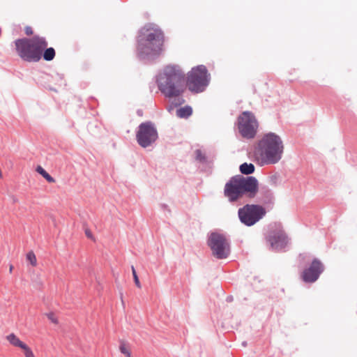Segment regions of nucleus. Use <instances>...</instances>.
<instances>
[{
	"instance_id": "c756f323",
	"label": "nucleus",
	"mask_w": 357,
	"mask_h": 357,
	"mask_svg": "<svg viewBox=\"0 0 357 357\" xmlns=\"http://www.w3.org/2000/svg\"><path fill=\"white\" fill-rule=\"evenodd\" d=\"M242 344L245 347L247 345V342H243Z\"/></svg>"
},
{
	"instance_id": "a878e982",
	"label": "nucleus",
	"mask_w": 357,
	"mask_h": 357,
	"mask_svg": "<svg viewBox=\"0 0 357 357\" xmlns=\"http://www.w3.org/2000/svg\"><path fill=\"white\" fill-rule=\"evenodd\" d=\"M160 207L162 210L167 211L170 214L171 211H170L169 206L166 204H160Z\"/></svg>"
},
{
	"instance_id": "423d86ee",
	"label": "nucleus",
	"mask_w": 357,
	"mask_h": 357,
	"mask_svg": "<svg viewBox=\"0 0 357 357\" xmlns=\"http://www.w3.org/2000/svg\"><path fill=\"white\" fill-rule=\"evenodd\" d=\"M211 75L204 65L193 67L188 73L187 86L195 93L204 91L209 84Z\"/></svg>"
},
{
	"instance_id": "393cba45",
	"label": "nucleus",
	"mask_w": 357,
	"mask_h": 357,
	"mask_svg": "<svg viewBox=\"0 0 357 357\" xmlns=\"http://www.w3.org/2000/svg\"><path fill=\"white\" fill-rule=\"evenodd\" d=\"M24 31H25V33L27 35V36H31L33 34V29L31 26H26L24 29Z\"/></svg>"
},
{
	"instance_id": "f03ea898",
	"label": "nucleus",
	"mask_w": 357,
	"mask_h": 357,
	"mask_svg": "<svg viewBox=\"0 0 357 357\" xmlns=\"http://www.w3.org/2000/svg\"><path fill=\"white\" fill-rule=\"evenodd\" d=\"M165 40L163 31L158 26L146 24L142 27L137 36V56L139 60L152 62L162 52Z\"/></svg>"
},
{
	"instance_id": "9b49d317",
	"label": "nucleus",
	"mask_w": 357,
	"mask_h": 357,
	"mask_svg": "<svg viewBox=\"0 0 357 357\" xmlns=\"http://www.w3.org/2000/svg\"><path fill=\"white\" fill-rule=\"evenodd\" d=\"M158 139V132L151 121L141 123L136 131V141L144 149L153 146Z\"/></svg>"
},
{
	"instance_id": "6ab92c4d",
	"label": "nucleus",
	"mask_w": 357,
	"mask_h": 357,
	"mask_svg": "<svg viewBox=\"0 0 357 357\" xmlns=\"http://www.w3.org/2000/svg\"><path fill=\"white\" fill-rule=\"evenodd\" d=\"M195 159L201 163H204L206 162V157L204 153L200 149H197L195 151Z\"/></svg>"
},
{
	"instance_id": "7c9ffc66",
	"label": "nucleus",
	"mask_w": 357,
	"mask_h": 357,
	"mask_svg": "<svg viewBox=\"0 0 357 357\" xmlns=\"http://www.w3.org/2000/svg\"><path fill=\"white\" fill-rule=\"evenodd\" d=\"M12 269H13V266H10V271H12Z\"/></svg>"
},
{
	"instance_id": "f8f14e48",
	"label": "nucleus",
	"mask_w": 357,
	"mask_h": 357,
	"mask_svg": "<svg viewBox=\"0 0 357 357\" xmlns=\"http://www.w3.org/2000/svg\"><path fill=\"white\" fill-rule=\"evenodd\" d=\"M267 241L271 248L275 251L283 250L287 245L288 238L284 230L271 229L268 231Z\"/></svg>"
},
{
	"instance_id": "a211bd4d",
	"label": "nucleus",
	"mask_w": 357,
	"mask_h": 357,
	"mask_svg": "<svg viewBox=\"0 0 357 357\" xmlns=\"http://www.w3.org/2000/svg\"><path fill=\"white\" fill-rule=\"evenodd\" d=\"M36 172L40 174L43 178H45L49 183H54L55 179L48 174L44 168L41 166H38L36 167Z\"/></svg>"
},
{
	"instance_id": "4468645a",
	"label": "nucleus",
	"mask_w": 357,
	"mask_h": 357,
	"mask_svg": "<svg viewBox=\"0 0 357 357\" xmlns=\"http://www.w3.org/2000/svg\"><path fill=\"white\" fill-rule=\"evenodd\" d=\"M192 114V108L190 105H185L176 110V116L180 119H188Z\"/></svg>"
},
{
	"instance_id": "9d476101",
	"label": "nucleus",
	"mask_w": 357,
	"mask_h": 357,
	"mask_svg": "<svg viewBox=\"0 0 357 357\" xmlns=\"http://www.w3.org/2000/svg\"><path fill=\"white\" fill-rule=\"evenodd\" d=\"M236 126L241 135L245 139H253L257 132L258 121L250 111H244L237 117Z\"/></svg>"
},
{
	"instance_id": "c85d7f7f",
	"label": "nucleus",
	"mask_w": 357,
	"mask_h": 357,
	"mask_svg": "<svg viewBox=\"0 0 357 357\" xmlns=\"http://www.w3.org/2000/svg\"><path fill=\"white\" fill-rule=\"evenodd\" d=\"M226 301L228 303H230L233 301V296H228L226 298Z\"/></svg>"
},
{
	"instance_id": "0eeeda50",
	"label": "nucleus",
	"mask_w": 357,
	"mask_h": 357,
	"mask_svg": "<svg viewBox=\"0 0 357 357\" xmlns=\"http://www.w3.org/2000/svg\"><path fill=\"white\" fill-rule=\"evenodd\" d=\"M206 243L213 256L218 259H227L231 254V241L222 233L211 232L208 234Z\"/></svg>"
},
{
	"instance_id": "f3484780",
	"label": "nucleus",
	"mask_w": 357,
	"mask_h": 357,
	"mask_svg": "<svg viewBox=\"0 0 357 357\" xmlns=\"http://www.w3.org/2000/svg\"><path fill=\"white\" fill-rule=\"evenodd\" d=\"M239 169L241 174L250 175L254 173L255 167L252 163L244 162L240 165Z\"/></svg>"
},
{
	"instance_id": "f257e3e1",
	"label": "nucleus",
	"mask_w": 357,
	"mask_h": 357,
	"mask_svg": "<svg viewBox=\"0 0 357 357\" xmlns=\"http://www.w3.org/2000/svg\"><path fill=\"white\" fill-rule=\"evenodd\" d=\"M184 79L185 73L178 65L165 66L162 72L157 76L158 89L171 102L167 108L168 112L185 103V100L183 96Z\"/></svg>"
},
{
	"instance_id": "7ed1b4c3",
	"label": "nucleus",
	"mask_w": 357,
	"mask_h": 357,
	"mask_svg": "<svg viewBox=\"0 0 357 357\" xmlns=\"http://www.w3.org/2000/svg\"><path fill=\"white\" fill-rule=\"evenodd\" d=\"M284 145L281 137L275 132L264 134L254 147L255 161L259 166L275 165L282 157Z\"/></svg>"
},
{
	"instance_id": "6e6552de",
	"label": "nucleus",
	"mask_w": 357,
	"mask_h": 357,
	"mask_svg": "<svg viewBox=\"0 0 357 357\" xmlns=\"http://www.w3.org/2000/svg\"><path fill=\"white\" fill-rule=\"evenodd\" d=\"M310 256L306 254H300L298 256V268H303L301 274L302 280L305 283H313L316 282L320 275L324 271V266L321 261L314 258L308 267H305V264L309 263Z\"/></svg>"
},
{
	"instance_id": "412c9836",
	"label": "nucleus",
	"mask_w": 357,
	"mask_h": 357,
	"mask_svg": "<svg viewBox=\"0 0 357 357\" xmlns=\"http://www.w3.org/2000/svg\"><path fill=\"white\" fill-rule=\"evenodd\" d=\"M26 259L30 261L32 266L36 265V257L33 252H29L26 255Z\"/></svg>"
},
{
	"instance_id": "bb28decb",
	"label": "nucleus",
	"mask_w": 357,
	"mask_h": 357,
	"mask_svg": "<svg viewBox=\"0 0 357 357\" xmlns=\"http://www.w3.org/2000/svg\"><path fill=\"white\" fill-rule=\"evenodd\" d=\"M85 234L89 238H93V235H92L91 231L89 229H86L85 230Z\"/></svg>"
},
{
	"instance_id": "39448f33",
	"label": "nucleus",
	"mask_w": 357,
	"mask_h": 357,
	"mask_svg": "<svg viewBox=\"0 0 357 357\" xmlns=\"http://www.w3.org/2000/svg\"><path fill=\"white\" fill-rule=\"evenodd\" d=\"M14 43L17 55L26 62H38L41 59L42 52L48 45L46 38L38 35L31 38H18Z\"/></svg>"
},
{
	"instance_id": "4be33fe9",
	"label": "nucleus",
	"mask_w": 357,
	"mask_h": 357,
	"mask_svg": "<svg viewBox=\"0 0 357 357\" xmlns=\"http://www.w3.org/2000/svg\"><path fill=\"white\" fill-rule=\"evenodd\" d=\"M132 273L133 279H134V282H135V285L138 288H141L140 282L139 280V278H138V276L137 275L136 271H135V269L133 266H132Z\"/></svg>"
},
{
	"instance_id": "cd10ccee",
	"label": "nucleus",
	"mask_w": 357,
	"mask_h": 357,
	"mask_svg": "<svg viewBox=\"0 0 357 357\" xmlns=\"http://www.w3.org/2000/svg\"><path fill=\"white\" fill-rule=\"evenodd\" d=\"M54 79H56V80H57V79H59V80H61V81H63V75H61V74L56 73V74L55 75Z\"/></svg>"
},
{
	"instance_id": "ddd939ff",
	"label": "nucleus",
	"mask_w": 357,
	"mask_h": 357,
	"mask_svg": "<svg viewBox=\"0 0 357 357\" xmlns=\"http://www.w3.org/2000/svg\"><path fill=\"white\" fill-rule=\"evenodd\" d=\"M259 195L257 198V202L261 204L263 207L266 210H271L273 208L275 204L274 193L268 187L264 186L258 190Z\"/></svg>"
},
{
	"instance_id": "aec40b11",
	"label": "nucleus",
	"mask_w": 357,
	"mask_h": 357,
	"mask_svg": "<svg viewBox=\"0 0 357 357\" xmlns=\"http://www.w3.org/2000/svg\"><path fill=\"white\" fill-rule=\"evenodd\" d=\"M120 351L124 354L126 357H131V354L129 349L126 347V345L123 342H121L119 346Z\"/></svg>"
},
{
	"instance_id": "dca6fc26",
	"label": "nucleus",
	"mask_w": 357,
	"mask_h": 357,
	"mask_svg": "<svg viewBox=\"0 0 357 357\" xmlns=\"http://www.w3.org/2000/svg\"><path fill=\"white\" fill-rule=\"evenodd\" d=\"M56 55L55 50L53 47H47L42 52L41 59L43 58L46 61H52Z\"/></svg>"
},
{
	"instance_id": "20e7f679",
	"label": "nucleus",
	"mask_w": 357,
	"mask_h": 357,
	"mask_svg": "<svg viewBox=\"0 0 357 357\" xmlns=\"http://www.w3.org/2000/svg\"><path fill=\"white\" fill-rule=\"evenodd\" d=\"M259 190L258 180L252 176L244 177L241 175L232 176L225 184L224 194L229 202H234L245 195L254 198Z\"/></svg>"
},
{
	"instance_id": "2eb2a0df",
	"label": "nucleus",
	"mask_w": 357,
	"mask_h": 357,
	"mask_svg": "<svg viewBox=\"0 0 357 357\" xmlns=\"http://www.w3.org/2000/svg\"><path fill=\"white\" fill-rule=\"evenodd\" d=\"M7 340L13 346L20 347L23 350L27 347V345L22 342L14 333L8 335L7 336Z\"/></svg>"
},
{
	"instance_id": "5701e85b",
	"label": "nucleus",
	"mask_w": 357,
	"mask_h": 357,
	"mask_svg": "<svg viewBox=\"0 0 357 357\" xmlns=\"http://www.w3.org/2000/svg\"><path fill=\"white\" fill-rule=\"evenodd\" d=\"M24 351L26 357H35L33 351L28 346L24 349Z\"/></svg>"
},
{
	"instance_id": "1a4fd4ad",
	"label": "nucleus",
	"mask_w": 357,
	"mask_h": 357,
	"mask_svg": "<svg viewBox=\"0 0 357 357\" xmlns=\"http://www.w3.org/2000/svg\"><path fill=\"white\" fill-rule=\"evenodd\" d=\"M266 214L264 207L260 204H247L238 210L240 222L247 227H252L261 220Z\"/></svg>"
},
{
	"instance_id": "b1692460",
	"label": "nucleus",
	"mask_w": 357,
	"mask_h": 357,
	"mask_svg": "<svg viewBox=\"0 0 357 357\" xmlns=\"http://www.w3.org/2000/svg\"><path fill=\"white\" fill-rule=\"evenodd\" d=\"M47 318L53 323L54 324H56L57 323V319L55 317L54 313L52 312H50V313H47Z\"/></svg>"
}]
</instances>
